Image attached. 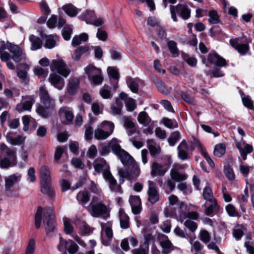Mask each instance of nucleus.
Instances as JSON below:
<instances>
[{
  "instance_id": "1",
  "label": "nucleus",
  "mask_w": 254,
  "mask_h": 254,
  "mask_svg": "<svg viewBox=\"0 0 254 254\" xmlns=\"http://www.w3.org/2000/svg\"><path fill=\"white\" fill-rule=\"evenodd\" d=\"M94 168L98 173H103L104 179L109 184L111 190L115 192L121 191V188L117 185V181L112 175L110 170L109 166L103 158H97L94 162Z\"/></svg>"
},
{
  "instance_id": "2",
  "label": "nucleus",
  "mask_w": 254,
  "mask_h": 254,
  "mask_svg": "<svg viewBox=\"0 0 254 254\" xmlns=\"http://www.w3.org/2000/svg\"><path fill=\"white\" fill-rule=\"evenodd\" d=\"M0 149L5 155L3 157H0V168L5 169L16 166L17 163L16 150L4 143L0 145Z\"/></svg>"
},
{
  "instance_id": "3",
  "label": "nucleus",
  "mask_w": 254,
  "mask_h": 254,
  "mask_svg": "<svg viewBox=\"0 0 254 254\" xmlns=\"http://www.w3.org/2000/svg\"><path fill=\"white\" fill-rule=\"evenodd\" d=\"M88 209L93 217H106L108 215L107 208L103 203V197L101 195L93 196Z\"/></svg>"
},
{
  "instance_id": "4",
  "label": "nucleus",
  "mask_w": 254,
  "mask_h": 254,
  "mask_svg": "<svg viewBox=\"0 0 254 254\" xmlns=\"http://www.w3.org/2000/svg\"><path fill=\"white\" fill-rule=\"evenodd\" d=\"M114 127L113 123L104 121L94 130V137L97 140H105L113 133Z\"/></svg>"
},
{
  "instance_id": "5",
  "label": "nucleus",
  "mask_w": 254,
  "mask_h": 254,
  "mask_svg": "<svg viewBox=\"0 0 254 254\" xmlns=\"http://www.w3.org/2000/svg\"><path fill=\"white\" fill-rule=\"evenodd\" d=\"M53 210L50 207L44 209L43 225L46 234L51 236L56 230V224L55 221Z\"/></svg>"
},
{
  "instance_id": "6",
  "label": "nucleus",
  "mask_w": 254,
  "mask_h": 254,
  "mask_svg": "<svg viewBox=\"0 0 254 254\" xmlns=\"http://www.w3.org/2000/svg\"><path fill=\"white\" fill-rule=\"evenodd\" d=\"M171 17L174 21H177L176 13L184 20L189 19L190 16V9L184 4H179L177 6L170 7Z\"/></svg>"
},
{
  "instance_id": "7",
  "label": "nucleus",
  "mask_w": 254,
  "mask_h": 254,
  "mask_svg": "<svg viewBox=\"0 0 254 254\" xmlns=\"http://www.w3.org/2000/svg\"><path fill=\"white\" fill-rule=\"evenodd\" d=\"M50 68L52 71H57L58 73L64 77H67L70 72V69L61 58L53 60Z\"/></svg>"
},
{
  "instance_id": "8",
  "label": "nucleus",
  "mask_w": 254,
  "mask_h": 254,
  "mask_svg": "<svg viewBox=\"0 0 254 254\" xmlns=\"http://www.w3.org/2000/svg\"><path fill=\"white\" fill-rule=\"evenodd\" d=\"M127 170L120 169L118 173L123 178H127L128 180L135 179L140 174V169L138 165L135 162L131 165L127 166Z\"/></svg>"
},
{
  "instance_id": "9",
  "label": "nucleus",
  "mask_w": 254,
  "mask_h": 254,
  "mask_svg": "<svg viewBox=\"0 0 254 254\" xmlns=\"http://www.w3.org/2000/svg\"><path fill=\"white\" fill-rule=\"evenodd\" d=\"M39 97L41 102L47 108V109H55V101L50 97L48 91L45 86L40 87L39 89Z\"/></svg>"
},
{
  "instance_id": "10",
  "label": "nucleus",
  "mask_w": 254,
  "mask_h": 254,
  "mask_svg": "<svg viewBox=\"0 0 254 254\" xmlns=\"http://www.w3.org/2000/svg\"><path fill=\"white\" fill-rule=\"evenodd\" d=\"M148 190L147 194L148 195V200L151 204L156 203L159 199V194L156 184L151 181H148Z\"/></svg>"
},
{
  "instance_id": "11",
  "label": "nucleus",
  "mask_w": 254,
  "mask_h": 254,
  "mask_svg": "<svg viewBox=\"0 0 254 254\" xmlns=\"http://www.w3.org/2000/svg\"><path fill=\"white\" fill-rule=\"evenodd\" d=\"M21 179V176L14 174L4 178L5 191L6 193H12L14 186L18 183Z\"/></svg>"
},
{
  "instance_id": "12",
  "label": "nucleus",
  "mask_w": 254,
  "mask_h": 254,
  "mask_svg": "<svg viewBox=\"0 0 254 254\" xmlns=\"http://www.w3.org/2000/svg\"><path fill=\"white\" fill-rule=\"evenodd\" d=\"M7 49L11 54V58L16 62L19 63L23 59L22 52L19 47L15 45L7 42L6 43Z\"/></svg>"
},
{
  "instance_id": "13",
  "label": "nucleus",
  "mask_w": 254,
  "mask_h": 254,
  "mask_svg": "<svg viewBox=\"0 0 254 254\" xmlns=\"http://www.w3.org/2000/svg\"><path fill=\"white\" fill-rule=\"evenodd\" d=\"M159 241L163 254H168L174 250L173 244L167 236L162 235L160 236Z\"/></svg>"
},
{
  "instance_id": "14",
  "label": "nucleus",
  "mask_w": 254,
  "mask_h": 254,
  "mask_svg": "<svg viewBox=\"0 0 254 254\" xmlns=\"http://www.w3.org/2000/svg\"><path fill=\"white\" fill-rule=\"evenodd\" d=\"M48 80L52 86L58 90H62L64 86V78L55 73L50 74Z\"/></svg>"
},
{
  "instance_id": "15",
  "label": "nucleus",
  "mask_w": 254,
  "mask_h": 254,
  "mask_svg": "<svg viewBox=\"0 0 254 254\" xmlns=\"http://www.w3.org/2000/svg\"><path fill=\"white\" fill-rule=\"evenodd\" d=\"M122 122L124 127L126 128L127 134L129 136L133 135L136 131L135 124L129 117L124 116L122 118Z\"/></svg>"
},
{
  "instance_id": "16",
  "label": "nucleus",
  "mask_w": 254,
  "mask_h": 254,
  "mask_svg": "<svg viewBox=\"0 0 254 254\" xmlns=\"http://www.w3.org/2000/svg\"><path fill=\"white\" fill-rule=\"evenodd\" d=\"M120 99L124 100L125 106L127 111L132 112L136 108V104L134 99L128 98L127 94L122 92L119 96Z\"/></svg>"
},
{
  "instance_id": "17",
  "label": "nucleus",
  "mask_w": 254,
  "mask_h": 254,
  "mask_svg": "<svg viewBox=\"0 0 254 254\" xmlns=\"http://www.w3.org/2000/svg\"><path fill=\"white\" fill-rule=\"evenodd\" d=\"M208 60L211 63L219 66H224L227 64L226 60L216 53H210Z\"/></svg>"
},
{
  "instance_id": "18",
  "label": "nucleus",
  "mask_w": 254,
  "mask_h": 254,
  "mask_svg": "<svg viewBox=\"0 0 254 254\" xmlns=\"http://www.w3.org/2000/svg\"><path fill=\"white\" fill-rule=\"evenodd\" d=\"M129 203L131 207L132 212L137 214L141 211V200L138 196H132L129 198Z\"/></svg>"
},
{
  "instance_id": "19",
  "label": "nucleus",
  "mask_w": 254,
  "mask_h": 254,
  "mask_svg": "<svg viewBox=\"0 0 254 254\" xmlns=\"http://www.w3.org/2000/svg\"><path fill=\"white\" fill-rule=\"evenodd\" d=\"M59 114L62 118H64L66 124L70 123L73 119V114L71 108L63 107L59 111Z\"/></svg>"
},
{
  "instance_id": "20",
  "label": "nucleus",
  "mask_w": 254,
  "mask_h": 254,
  "mask_svg": "<svg viewBox=\"0 0 254 254\" xmlns=\"http://www.w3.org/2000/svg\"><path fill=\"white\" fill-rule=\"evenodd\" d=\"M167 169L163 165L154 162L152 164L151 175L153 177L156 176H163L167 172Z\"/></svg>"
},
{
  "instance_id": "21",
  "label": "nucleus",
  "mask_w": 254,
  "mask_h": 254,
  "mask_svg": "<svg viewBox=\"0 0 254 254\" xmlns=\"http://www.w3.org/2000/svg\"><path fill=\"white\" fill-rule=\"evenodd\" d=\"M181 168L179 166H175L170 171V176L172 180L177 182L184 181L187 179V175L181 174L178 170Z\"/></svg>"
},
{
  "instance_id": "22",
  "label": "nucleus",
  "mask_w": 254,
  "mask_h": 254,
  "mask_svg": "<svg viewBox=\"0 0 254 254\" xmlns=\"http://www.w3.org/2000/svg\"><path fill=\"white\" fill-rule=\"evenodd\" d=\"M34 102V100L32 98L28 97L27 100L17 104L16 110L19 112L26 110L29 111L31 109Z\"/></svg>"
},
{
  "instance_id": "23",
  "label": "nucleus",
  "mask_w": 254,
  "mask_h": 254,
  "mask_svg": "<svg viewBox=\"0 0 254 254\" xmlns=\"http://www.w3.org/2000/svg\"><path fill=\"white\" fill-rule=\"evenodd\" d=\"M244 148H243L240 143H236V146L239 150L241 157L244 160L247 159V154L250 153L253 151V146L249 144L245 143L244 142Z\"/></svg>"
},
{
  "instance_id": "24",
  "label": "nucleus",
  "mask_w": 254,
  "mask_h": 254,
  "mask_svg": "<svg viewBox=\"0 0 254 254\" xmlns=\"http://www.w3.org/2000/svg\"><path fill=\"white\" fill-rule=\"evenodd\" d=\"M178 156L182 160L187 159L188 157V146L185 140L182 141L178 146Z\"/></svg>"
},
{
  "instance_id": "25",
  "label": "nucleus",
  "mask_w": 254,
  "mask_h": 254,
  "mask_svg": "<svg viewBox=\"0 0 254 254\" xmlns=\"http://www.w3.org/2000/svg\"><path fill=\"white\" fill-rule=\"evenodd\" d=\"M122 163L126 166L131 165L136 162L133 158L124 150L118 155Z\"/></svg>"
},
{
  "instance_id": "26",
  "label": "nucleus",
  "mask_w": 254,
  "mask_h": 254,
  "mask_svg": "<svg viewBox=\"0 0 254 254\" xmlns=\"http://www.w3.org/2000/svg\"><path fill=\"white\" fill-rule=\"evenodd\" d=\"M50 170L47 166L43 165L40 170L41 182H51Z\"/></svg>"
},
{
  "instance_id": "27",
  "label": "nucleus",
  "mask_w": 254,
  "mask_h": 254,
  "mask_svg": "<svg viewBox=\"0 0 254 254\" xmlns=\"http://www.w3.org/2000/svg\"><path fill=\"white\" fill-rule=\"evenodd\" d=\"M88 46H81L75 49L72 56V59L75 61H78L82 55L89 51Z\"/></svg>"
},
{
  "instance_id": "28",
  "label": "nucleus",
  "mask_w": 254,
  "mask_h": 254,
  "mask_svg": "<svg viewBox=\"0 0 254 254\" xmlns=\"http://www.w3.org/2000/svg\"><path fill=\"white\" fill-rule=\"evenodd\" d=\"M62 9L67 15L70 17H74L78 13V8L71 3L66 4L63 5Z\"/></svg>"
},
{
  "instance_id": "29",
  "label": "nucleus",
  "mask_w": 254,
  "mask_h": 254,
  "mask_svg": "<svg viewBox=\"0 0 254 254\" xmlns=\"http://www.w3.org/2000/svg\"><path fill=\"white\" fill-rule=\"evenodd\" d=\"M84 71L88 75V79H90L94 76V75L100 73V72H101V69L92 64H89L84 68Z\"/></svg>"
},
{
  "instance_id": "30",
  "label": "nucleus",
  "mask_w": 254,
  "mask_h": 254,
  "mask_svg": "<svg viewBox=\"0 0 254 254\" xmlns=\"http://www.w3.org/2000/svg\"><path fill=\"white\" fill-rule=\"evenodd\" d=\"M119 216L121 227L123 229L127 228L129 226V217L123 209H120L119 210Z\"/></svg>"
},
{
  "instance_id": "31",
  "label": "nucleus",
  "mask_w": 254,
  "mask_h": 254,
  "mask_svg": "<svg viewBox=\"0 0 254 254\" xmlns=\"http://www.w3.org/2000/svg\"><path fill=\"white\" fill-rule=\"evenodd\" d=\"M95 16L94 11L87 10L79 16V19L85 21L87 24H90Z\"/></svg>"
},
{
  "instance_id": "32",
  "label": "nucleus",
  "mask_w": 254,
  "mask_h": 254,
  "mask_svg": "<svg viewBox=\"0 0 254 254\" xmlns=\"http://www.w3.org/2000/svg\"><path fill=\"white\" fill-rule=\"evenodd\" d=\"M29 40L31 43V49L36 50L40 49L42 46V41L40 38L33 35L30 36Z\"/></svg>"
},
{
  "instance_id": "33",
  "label": "nucleus",
  "mask_w": 254,
  "mask_h": 254,
  "mask_svg": "<svg viewBox=\"0 0 254 254\" xmlns=\"http://www.w3.org/2000/svg\"><path fill=\"white\" fill-rule=\"evenodd\" d=\"M88 39V35L84 33L79 35L75 36L72 39L71 44L73 46H76L80 45L82 42H86Z\"/></svg>"
},
{
  "instance_id": "34",
  "label": "nucleus",
  "mask_w": 254,
  "mask_h": 254,
  "mask_svg": "<svg viewBox=\"0 0 254 254\" xmlns=\"http://www.w3.org/2000/svg\"><path fill=\"white\" fill-rule=\"evenodd\" d=\"M41 191L48 195L52 196L54 191L51 187V182H41Z\"/></svg>"
},
{
  "instance_id": "35",
  "label": "nucleus",
  "mask_w": 254,
  "mask_h": 254,
  "mask_svg": "<svg viewBox=\"0 0 254 254\" xmlns=\"http://www.w3.org/2000/svg\"><path fill=\"white\" fill-rule=\"evenodd\" d=\"M193 238L190 237L189 239V242L191 245L192 248L191 251L194 252L195 254H198L200 253V252L203 249V246L202 244L198 241H193Z\"/></svg>"
},
{
  "instance_id": "36",
  "label": "nucleus",
  "mask_w": 254,
  "mask_h": 254,
  "mask_svg": "<svg viewBox=\"0 0 254 254\" xmlns=\"http://www.w3.org/2000/svg\"><path fill=\"white\" fill-rule=\"evenodd\" d=\"M79 83V82L78 79H71L69 81L67 91L70 94L73 95L76 92L78 88Z\"/></svg>"
},
{
  "instance_id": "37",
  "label": "nucleus",
  "mask_w": 254,
  "mask_h": 254,
  "mask_svg": "<svg viewBox=\"0 0 254 254\" xmlns=\"http://www.w3.org/2000/svg\"><path fill=\"white\" fill-rule=\"evenodd\" d=\"M110 147L111 148L113 152L117 156L124 150L122 149L119 145L117 139H112L109 143Z\"/></svg>"
},
{
  "instance_id": "38",
  "label": "nucleus",
  "mask_w": 254,
  "mask_h": 254,
  "mask_svg": "<svg viewBox=\"0 0 254 254\" xmlns=\"http://www.w3.org/2000/svg\"><path fill=\"white\" fill-rule=\"evenodd\" d=\"M203 196L204 199L209 202H214L216 199L214 197L211 189L209 187H206L203 191Z\"/></svg>"
},
{
  "instance_id": "39",
  "label": "nucleus",
  "mask_w": 254,
  "mask_h": 254,
  "mask_svg": "<svg viewBox=\"0 0 254 254\" xmlns=\"http://www.w3.org/2000/svg\"><path fill=\"white\" fill-rule=\"evenodd\" d=\"M34 72L36 75L44 80L47 76L49 71L47 69L37 66L34 68Z\"/></svg>"
},
{
  "instance_id": "40",
  "label": "nucleus",
  "mask_w": 254,
  "mask_h": 254,
  "mask_svg": "<svg viewBox=\"0 0 254 254\" xmlns=\"http://www.w3.org/2000/svg\"><path fill=\"white\" fill-rule=\"evenodd\" d=\"M137 120L140 124L146 126L150 123V119L145 112H141L138 116Z\"/></svg>"
},
{
  "instance_id": "41",
  "label": "nucleus",
  "mask_w": 254,
  "mask_h": 254,
  "mask_svg": "<svg viewBox=\"0 0 254 254\" xmlns=\"http://www.w3.org/2000/svg\"><path fill=\"white\" fill-rule=\"evenodd\" d=\"M42 213V207L41 206H39L35 216V225L37 229H39L41 226Z\"/></svg>"
},
{
  "instance_id": "42",
  "label": "nucleus",
  "mask_w": 254,
  "mask_h": 254,
  "mask_svg": "<svg viewBox=\"0 0 254 254\" xmlns=\"http://www.w3.org/2000/svg\"><path fill=\"white\" fill-rule=\"evenodd\" d=\"M225 145L223 143L218 144L215 147L214 154L217 157H220L225 154Z\"/></svg>"
},
{
  "instance_id": "43",
  "label": "nucleus",
  "mask_w": 254,
  "mask_h": 254,
  "mask_svg": "<svg viewBox=\"0 0 254 254\" xmlns=\"http://www.w3.org/2000/svg\"><path fill=\"white\" fill-rule=\"evenodd\" d=\"M77 200L81 203H86L89 200V193L86 191H80L76 196Z\"/></svg>"
},
{
  "instance_id": "44",
  "label": "nucleus",
  "mask_w": 254,
  "mask_h": 254,
  "mask_svg": "<svg viewBox=\"0 0 254 254\" xmlns=\"http://www.w3.org/2000/svg\"><path fill=\"white\" fill-rule=\"evenodd\" d=\"M64 231L67 234H70L73 231V227L71 224L70 220L67 218H64Z\"/></svg>"
},
{
  "instance_id": "45",
  "label": "nucleus",
  "mask_w": 254,
  "mask_h": 254,
  "mask_svg": "<svg viewBox=\"0 0 254 254\" xmlns=\"http://www.w3.org/2000/svg\"><path fill=\"white\" fill-rule=\"evenodd\" d=\"M54 109H49L44 106V107L39 105L36 109L37 113L40 116L46 118L49 116L51 111Z\"/></svg>"
},
{
  "instance_id": "46",
  "label": "nucleus",
  "mask_w": 254,
  "mask_h": 254,
  "mask_svg": "<svg viewBox=\"0 0 254 254\" xmlns=\"http://www.w3.org/2000/svg\"><path fill=\"white\" fill-rule=\"evenodd\" d=\"M209 18L208 19V21L209 23L215 24H217L219 22V15L218 13L215 10H212L209 11Z\"/></svg>"
},
{
  "instance_id": "47",
  "label": "nucleus",
  "mask_w": 254,
  "mask_h": 254,
  "mask_svg": "<svg viewBox=\"0 0 254 254\" xmlns=\"http://www.w3.org/2000/svg\"><path fill=\"white\" fill-rule=\"evenodd\" d=\"M102 226V231L103 232H105V233L107 236V237L109 239H111L113 237V232L111 227V225L108 224H102L101 225Z\"/></svg>"
},
{
  "instance_id": "48",
  "label": "nucleus",
  "mask_w": 254,
  "mask_h": 254,
  "mask_svg": "<svg viewBox=\"0 0 254 254\" xmlns=\"http://www.w3.org/2000/svg\"><path fill=\"white\" fill-rule=\"evenodd\" d=\"M100 94L104 99H109L112 97L110 92V87L109 86L104 85L100 90Z\"/></svg>"
},
{
  "instance_id": "49",
  "label": "nucleus",
  "mask_w": 254,
  "mask_h": 254,
  "mask_svg": "<svg viewBox=\"0 0 254 254\" xmlns=\"http://www.w3.org/2000/svg\"><path fill=\"white\" fill-rule=\"evenodd\" d=\"M210 202L211 204L208 207H206L205 209V213L207 215H210L215 210L218 209L216 200Z\"/></svg>"
},
{
  "instance_id": "50",
  "label": "nucleus",
  "mask_w": 254,
  "mask_h": 254,
  "mask_svg": "<svg viewBox=\"0 0 254 254\" xmlns=\"http://www.w3.org/2000/svg\"><path fill=\"white\" fill-rule=\"evenodd\" d=\"M68 241L64 240L61 237H60V243L57 246L58 250L61 252H64L67 250L68 246Z\"/></svg>"
},
{
  "instance_id": "51",
  "label": "nucleus",
  "mask_w": 254,
  "mask_h": 254,
  "mask_svg": "<svg viewBox=\"0 0 254 254\" xmlns=\"http://www.w3.org/2000/svg\"><path fill=\"white\" fill-rule=\"evenodd\" d=\"M162 120L164 125L169 128H177L178 127V123L175 120H172L165 118H163Z\"/></svg>"
},
{
  "instance_id": "52",
  "label": "nucleus",
  "mask_w": 254,
  "mask_h": 254,
  "mask_svg": "<svg viewBox=\"0 0 254 254\" xmlns=\"http://www.w3.org/2000/svg\"><path fill=\"white\" fill-rule=\"evenodd\" d=\"M168 48L173 55L175 57L179 55V50L177 47V43L174 41H170L168 43Z\"/></svg>"
},
{
  "instance_id": "53",
  "label": "nucleus",
  "mask_w": 254,
  "mask_h": 254,
  "mask_svg": "<svg viewBox=\"0 0 254 254\" xmlns=\"http://www.w3.org/2000/svg\"><path fill=\"white\" fill-rule=\"evenodd\" d=\"M184 226L187 228L190 232H194L197 227V224L190 220H186L184 223Z\"/></svg>"
},
{
  "instance_id": "54",
  "label": "nucleus",
  "mask_w": 254,
  "mask_h": 254,
  "mask_svg": "<svg viewBox=\"0 0 254 254\" xmlns=\"http://www.w3.org/2000/svg\"><path fill=\"white\" fill-rule=\"evenodd\" d=\"M180 133L178 131H175L171 133L168 138V141L170 145L173 146L178 141L180 138Z\"/></svg>"
},
{
  "instance_id": "55",
  "label": "nucleus",
  "mask_w": 254,
  "mask_h": 254,
  "mask_svg": "<svg viewBox=\"0 0 254 254\" xmlns=\"http://www.w3.org/2000/svg\"><path fill=\"white\" fill-rule=\"evenodd\" d=\"M57 36L50 37L47 38L45 44V46L49 49L54 48L56 44Z\"/></svg>"
},
{
  "instance_id": "56",
  "label": "nucleus",
  "mask_w": 254,
  "mask_h": 254,
  "mask_svg": "<svg viewBox=\"0 0 254 254\" xmlns=\"http://www.w3.org/2000/svg\"><path fill=\"white\" fill-rule=\"evenodd\" d=\"M103 79L102 73L101 72H100V73H97V74L94 75V76L91 78L90 80L94 84L97 85H100L102 83Z\"/></svg>"
},
{
  "instance_id": "57",
  "label": "nucleus",
  "mask_w": 254,
  "mask_h": 254,
  "mask_svg": "<svg viewBox=\"0 0 254 254\" xmlns=\"http://www.w3.org/2000/svg\"><path fill=\"white\" fill-rule=\"evenodd\" d=\"M103 106L99 103L95 102L93 103L91 108L93 112L95 115H98L102 113Z\"/></svg>"
},
{
  "instance_id": "58",
  "label": "nucleus",
  "mask_w": 254,
  "mask_h": 254,
  "mask_svg": "<svg viewBox=\"0 0 254 254\" xmlns=\"http://www.w3.org/2000/svg\"><path fill=\"white\" fill-rule=\"evenodd\" d=\"M224 173L227 178L230 180H233L235 179V175L232 168L228 165L224 168Z\"/></svg>"
},
{
  "instance_id": "59",
  "label": "nucleus",
  "mask_w": 254,
  "mask_h": 254,
  "mask_svg": "<svg viewBox=\"0 0 254 254\" xmlns=\"http://www.w3.org/2000/svg\"><path fill=\"white\" fill-rule=\"evenodd\" d=\"M78 246L72 240H69L67 251L70 254H74L78 251Z\"/></svg>"
},
{
  "instance_id": "60",
  "label": "nucleus",
  "mask_w": 254,
  "mask_h": 254,
  "mask_svg": "<svg viewBox=\"0 0 254 254\" xmlns=\"http://www.w3.org/2000/svg\"><path fill=\"white\" fill-rule=\"evenodd\" d=\"M108 74L113 78L118 80L119 78V73L118 70L114 67H109L107 68Z\"/></svg>"
},
{
  "instance_id": "61",
  "label": "nucleus",
  "mask_w": 254,
  "mask_h": 254,
  "mask_svg": "<svg viewBox=\"0 0 254 254\" xmlns=\"http://www.w3.org/2000/svg\"><path fill=\"white\" fill-rule=\"evenodd\" d=\"M72 30L69 26H65L63 29L62 35L65 40H69L70 39Z\"/></svg>"
},
{
  "instance_id": "62",
  "label": "nucleus",
  "mask_w": 254,
  "mask_h": 254,
  "mask_svg": "<svg viewBox=\"0 0 254 254\" xmlns=\"http://www.w3.org/2000/svg\"><path fill=\"white\" fill-rule=\"evenodd\" d=\"M17 76L20 79L22 83L25 85L27 84L29 82V79L27 77V72L24 70H20L17 72Z\"/></svg>"
},
{
  "instance_id": "63",
  "label": "nucleus",
  "mask_w": 254,
  "mask_h": 254,
  "mask_svg": "<svg viewBox=\"0 0 254 254\" xmlns=\"http://www.w3.org/2000/svg\"><path fill=\"white\" fill-rule=\"evenodd\" d=\"M35 243L34 240H29L25 254H33L35 251Z\"/></svg>"
},
{
  "instance_id": "64",
  "label": "nucleus",
  "mask_w": 254,
  "mask_h": 254,
  "mask_svg": "<svg viewBox=\"0 0 254 254\" xmlns=\"http://www.w3.org/2000/svg\"><path fill=\"white\" fill-rule=\"evenodd\" d=\"M132 254H148V246L146 245L144 247L139 248L132 251Z\"/></svg>"
}]
</instances>
